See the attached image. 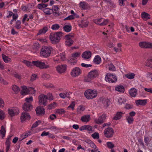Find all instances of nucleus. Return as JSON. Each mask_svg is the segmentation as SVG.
<instances>
[{"label": "nucleus", "instance_id": "c756f323", "mask_svg": "<svg viewBox=\"0 0 152 152\" xmlns=\"http://www.w3.org/2000/svg\"><path fill=\"white\" fill-rule=\"evenodd\" d=\"M90 117L89 115H83L81 118V120L83 122H88L89 121Z\"/></svg>", "mask_w": 152, "mask_h": 152}, {"label": "nucleus", "instance_id": "e2e57ef3", "mask_svg": "<svg viewBox=\"0 0 152 152\" xmlns=\"http://www.w3.org/2000/svg\"><path fill=\"white\" fill-rule=\"evenodd\" d=\"M75 18L74 16L72 15H70L67 17L65 18L64 19V20H71L74 19Z\"/></svg>", "mask_w": 152, "mask_h": 152}, {"label": "nucleus", "instance_id": "0e129e2a", "mask_svg": "<svg viewBox=\"0 0 152 152\" xmlns=\"http://www.w3.org/2000/svg\"><path fill=\"white\" fill-rule=\"evenodd\" d=\"M74 34L73 33H70L69 34H68L66 35L65 36V38H70L72 39L74 37Z\"/></svg>", "mask_w": 152, "mask_h": 152}, {"label": "nucleus", "instance_id": "6ab92c4d", "mask_svg": "<svg viewBox=\"0 0 152 152\" xmlns=\"http://www.w3.org/2000/svg\"><path fill=\"white\" fill-rule=\"evenodd\" d=\"M66 41H65V44L66 45L70 47L71 46L74 42L73 39L70 38H65Z\"/></svg>", "mask_w": 152, "mask_h": 152}, {"label": "nucleus", "instance_id": "423d86ee", "mask_svg": "<svg viewBox=\"0 0 152 152\" xmlns=\"http://www.w3.org/2000/svg\"><path fill=\"white\" fill-rule=\"evenodd\" d=\"M105 79L107 82L113 83L117 81V77L111 74L110 73H108L106 75Z\"/></svg>", "mask_w": 152, "mask_h": 152}, {"label": "nucleus", "instance_id": "20e7f679", "mask_svg": "<svg viewBox=\"0 0 152 152\" xmlns=\"http://www.w3.org/2000/svg\"><path fill=\"white\" fill-rule=\"evenodd\" d=\"M97 94V91L96 90L90 89H88L84 93L85 96L88 99H92L96 97Z\"/></svg>", "mask_w": 152, "mask_h": 152}, {"label": "nucleus", "instance_id": "864d4df0", "mask_svg": "<svg viewBox=\"0 0 152 152\" xmlns=\"http://www.w3.org/2000/svg\"><path fill=\"white\" fill-rule=\"evenodd\" d=\"M91 136L94 139H99V134L97 132H95L91 135Z\"/></svg>", "mask_w": 152, "mask_h": 152}, {"label": "nucleus", "instance_id": "f257e3e1", "mask_svg": "<svg viewBox=\"0 0 152 152\" xmlns=\"http://www.w3.org/2000/svg\"><path fill=\"white\" fill-rule=\"evenodd\" d=\"M63 34L61 31L51 33L50 35V38L53 44H56L59 42L61 37L63 36Z\"/></svg>", "mask_w": 152, "mask_h": 152}, {"label": "nucleus", "instance_id": "e433bc0d", "mask_svg": "<svg viewBox=\"0 0 152 152\" xmlns=\"http://www.w3.org/2000/svg\"><path fill=\"white\" fill-rule=\"evenodd\" d=\"M115 90L120 92L123 93L124 92V88L123 86H120L116 87Z\"/></svg>", "mask_w": 152, "mask_h": 152}, {"label": "nucleus", "instance_id": "0eeeda50", "mask_svg": "<svg viewBox=\"0 0 152 152\" xmlns=\"http://www.w3.org/2000/svg\"><path fill=\"white\" fill-rule=\"evenodd\" d=\"M46 95L42 94L38 96L39 104L41 105L42 104L44 106L47 105V98Z\"/></svg>", "mask_w": 152, "mask_h": 152}, {"label": "nucleus", "instance_id": "7c9ffc66", "mask_svg": "<svg viewBox=\"0 0 152 152\" xmlns=\"http://www.w3.org/2000/svg\"><path fill=\"white\" fill-rule=\"evenodd\" d=\"M43 12L48 15H50L53 12V10L49 8H46L43 10Z\"/></svg>", "mask_w": 152, "mask_h": 152}, {"label": "nucleus", "instance_id": "72a5a7b5", "mask_svg": "<svg viewBox=\"0 0 152 152\" xmlns=\"http://www.w3.org/2000/svg\"><path fill=\"white\" fill-rule=\"evenodd\" d=\"M72 26L71 25H65L63 27L64 30L66 32H69L72 29Z\"/></svg>", "mask_w": 152, "mask_h": 152}, {"label": "nucleus", "instance_id": "6e6552de", "mask_svg": "<svg viewBox=\"0 0 152 152\" xmlns=\"http://www.w3.org/2000/svg\"><path fill=\"white\" fill-rule=\"evenodd\" d=\"M104 134L107 138L112 137L114 133L113 129L112 128L108 127L104 131Z\"/></svg>", "mask_w": 152, "mask_h": 152}, {"label": "nucleus", "instance_id": "8fccbe9b", "mask_svg": "<svg viewBox=\"0 0 152 152\" xmlns=\"http://www.w3.org/2000/svg\"><path fill=\"white\" fill-rule=\"evenodd\" d=\"M80 55V53L79 52H76L72 53L71 55V57L74 58H77L79 57Z\"/></svg>", "mask_w": 152, "mask_h": 152}, {"label": "nucleus", "instance_id": "a18cd8bd", "mask_svg": "<svg viewBox=\"0 0 152 152\" xmlns=\"http://www.w3.org/2000/svg\"><path fill=\"white\" fill-rule=\"evenodd\" d=\"M46 97L47 98V99H48L50 100H53L54 99L53 96L51 93H48L47 95H46Z\"/></svg>", "mask_w": 152, "mask_h": 152}, {"label": "nucleus", "instance_id": "3c124183", "mask_svg": "<svg viewBox=\"0 0 152 152\" xmlns=\"http://www.w3.org/2000/svg\"><path fill=\"white\" fill-rule=\"evenodd\" d=\"M75 105V102L74 101L72 102L70 105L67 108V109L71 108L72 110H73L74 109Z\"/></svg>", "mask_w": 152, "mask_h": 152}, {"label": "nucleus", "instance_id": "9d476101", "mask_svg": "<svg viewBox=\"0 0 152 152\" xmlns=\"http://www.w3.org/2000/svg\"><path fill=\"white\" fill-rule=\"evenodd\" d=\"M81 73V71L78 67H76L74 68L72 72L71 75L73 77H76L79 75Z\"/></svg>", "mask_w": 152, "mask_h": 152}, {"label": "nucleus", "instance_id": "c9c22d12", "mask_svg": "<svg viewBox=\"0 0 152 152\" xmlns=\"http://www.w3.org/2000/svg\"><path fill=\"white\" fill-rule=\"evenodd\" d=\"M6 130L3 126H1L0 130V134L2 135V137L3 138L5 135Z\"/></svg>", "mask_w": 152, "mask_h": 152}, {"label": "nucleus", "instance_id": "09e8293b", "mask_svg": "<svg viewBox=\"0 0 152 152\" xmlns=\"http://www.w3.org/2000/svg\"><path fill=\"white\" fill-rule=\"evenodd\" d=\"M21 22L20 20H18L16 22L15 27L17 29H19L21 28L20 26Z\"/></svg>", "mask_w": 152, "mask_h": 152}, {"label": "nucleus", "instance_id": "a19ab883", "mask_svg": "<svg viewBox=\"0 0 152 152\" xmlns=\"http://www.w3.org/2000/svg\"><path fill=\"white\" fill-rule=\"evenodd\" d=\"M48 4H39L37 5L38 8L39 9H42L43 8H45L48 6Z\"/></svg>", "mask_w": 152, "mask_h": 152}, {"label": "nucleus", "instance_id": "774afa93", "mask_svg": "<svg viewBox=\"0 0 152 152\" xmlns=\"http://www.w3.org/2000/svg\"><path fill=\"white\" fill-rule=\"evenodd\" d=\"M109 65V70L112 71H114L115 70V68L113 65L111 63Z\"/></svg>", "mask_w": 152, "mask_h": 152}, {"label": "nucleus", "instance_id": "f704fd0d", "mask_svg": "<svg viewBox=\"0 0 152 152\" xmlns=\"http://www.w3.org/2000/svg\"><path fill=\"white\" fill-rule=\"evenodd\" d=\"M145 65L152 68V58H148L146 61Z\"/></svg>", "mask_w": 152, "mask_h": 152}, {"label": "nucleus", "instance_id": "4d7b16f0", "mask_svg": "<svg viewBox=\"0 0 152 152\" xmlns=\"http://www.w3.org/2000/svg\"><path fill=\"white\" fill-rule=\"evenodd\" d=\"M60 58L61 60L64 61L66 60V58L64 53H62L60 54Z\"/></svg>", "mask_w": 152, "mask_h": 152}, {"label": "nucleus", "instance_id": "49530a36", "mask_svg": "<svg viewBox=\"0 0 152 152\" xmlns=\"http://www.w3.org/2000/svg\"><path fill=\"white\" fill-rule=\"evenodd\" d=\"M40 47V45L38 43H35L33 45V48L34 49L37 50Z\"/></svg>", "mask_w": 152, "mask_h": 152}, {"label": "nucleus", "instance_id": "1a4fd4ad", "mask_svg": "<svg viewBox=\"0 0 152 152\" xmlns=\"http://www.w3.org/2000/svg\"><path fill=\"white\" fill-rule=\"evenodd\" d=\"M31 118L30 116L29 113L26 111L23 112L21 115L20 119L21 120V122L26 120H30Z\"/></svg>", "mask_w": 152, "mask_h": 152}, {"label": "nucleus", "instance_id": "2f4dec72", "mask_svg": "<svg viewBox=\"0 0 152 152\" xmlns=\"http://www.w3.org/2000/svg\"><path fill=\"white\" fill-rule=\"evenodd\" d=\"M148 42H140L139 45L141 48H148Z\"/></svg>", "mask_w": 152, "mask_h": 152}, {"label": "nucleus", "instance_id": "9b49d317", "mask_svg": "<svg viewBox=\"0 0 152 152\" xmlns=\"http://www.w3.org/2000/svg\"><path fill=\"white\" fill-rule=\"evenodd\" d=\"M22 108L25 111L27 112L31 111L33 109V107L29 103H25L23 105Z\"/></svg>", "mask_w": 152, "mask_h": 152}, {"label": "nucleus", "instance_id": "bf43d9fd", "mask_svg": "<svg viewBox=\"0 0 152 152\" xmlns=\"http://www.w3.org/2000/svg\"><path fill=\"white\" fill-rule=\"evenodd\" d=\"M102 18H101L99 19H94V20L93 21L96 24L99 25V24H100V23H99L102 21Z\"/></svg>", "mask_w": 152, "mask_h": 152}, {"label": "nucleus", "instance_id": "c85d7f7f", "mask_svg": "<svg viewBox=\"0 0 152 152\" xmlns=\"http://www.w3.org/2000/svg\"><path fill=\"white\" fill-rule=\"evenodd\" d=\"M150 15L148 14L143 12L142 14V17L144 20H147L150 18Z\"/></svg>", "mask_w": 152, "mask_h": 152}, {"label": "nucleus", "instance_id": "cd10ccee", "mask_svg": "<svg viewBox=\"0 0 152 152\" xmlns=\"http://www.w3.org/2000/svg\"><path fill=\"white\" fill-rule=\"evenodd\" d=\"M53 15L54 16H59V8L57 6H54V8H53Z\"/></svg>", "mask_w": 152, "mask_h": 152}, {"label": "nucleus", "instance_id": "de8ad7c7", "mask_svg": "<svg viewBox=\"0 0 152 152\" xmlns=\"http://www.w3.org/2000/svg\"><path fill=\"white\" fill-rule=\"evenodd\" d=\"M60 27V26L58 24H55L52 26L51 28L53 30H57Z\"/></svg>", "mask_w": 152, "mask_h": 152}, {"label": "nucleus", "instance_id": "ea45409f", "mask_svg": "<svg viewBox=\"0 0 152 152\" xmlns=\"http://www.w3.org/2000/svg\"><path fill=\"white\" fill-rule=\"evenodd\" d=\"M2 56L4 61L5 63H7L10 61V59L8 58V56L3 54H2Z\"/></svg>", "mask_w": 152, "mask_h": 152}, {"label": "nucleus", "instance_id": "6e6d98bb", "mask_svg": "<svg viewBox=\"0 0 152 152\" xmlns=\"http://www.w3.org/2000/svg\"><path fill=\"white\" fill-rule=\"evenodd\" d=\"M23 62L28 66H32V62L31 63V62L25 60H23Z\"/></svg>", "mask_w": 152, "mask_h": 152}, {"label": "nucleus", "instance_id": "a211bd4d", "mask_svg": "<svg viewBox=\"0 0 152 152\" xmlns=\"http://www.w3.org/2000/svg\"><path fill=\"white\" fill-rule=\"evenodd\" d=\"M80 7L83 10H86L88 9L89 7L88 4L84 1H81L79 3Z\"/></svg>", "mask_w": 152, "mask_h": 152}, {"label": "nucleus", "instance_id": "a878e982", "mask_svg": "<svg viewBox=\"0 0 152 152\" xmlns=\"http://www.w3.org/2000/svg\"><path fill=\"white\" fill-rule=\"evenodd\" d=\"M48 30V28L47 26H45L42 29H40L37 34V35H38L42 34H45Z\"/></svg>", "mask_w": 152, "mask_h": 152}, {"label": "nucleus", "instance_id": "13d9d810", "mask_svg": "<svg viewBox=\"0 0 152 152\" xmlns=\"http://www.w3.org/2000/svg\"><path fill=\"white\" fill-rule=\"evenodd\" d=\"M37 78V76L36 75L34 74H32L31 77V80L32 81H33Z\"/></svg>", "mask_w": 152, "mask_h": 152}, {"label": "nucleus", "instance_id": "4468645a", "mask_svg": "<svg viewBox=\"0 0 152 152\" xmlns=\"http://www.w3.org/2000/svg\"><path fill=\"white\" fill-rule=\"evenodd\" d=\"M66 65L58 66L56 67V69L59 73H61L65 72L66 70Z\"/></svg>", "mask_w": 152, "mask_h": 152}, {"label": "nucleus", "instance_id": "4c0bfd02", "mask_svg": "<svg viewBox=\"0 0 152 152\" xmlns=\"http://www.w3.org/2000/svg\"><path fill=\"white\" fill-rule=\"evenodd\" d=\"M12 89L14 92L15 93L17 94L20 91L19 88L16 85H14L12 87Z\"/></svg>", "mask_w": 152, "mask_h": 152}, {"label": "nucleus", "instance_id": "393cba45", "mask_svg": "<svg viewBox=\"0 0 152 152\" xmlns=\"http://www.w3.org/2000/svg\"><path fill=\"white\" fill-rule=\"evenodd\" d=\"M10 137H8L5 142L6 145V152H8L9 150L10 146Z\"/></svg>", "mask_w": 152, "mask_h": 152}, {"label": "nucleus", "instance_id": "5701e85b", "mask_svg": "<svg viewBox=\"0 0 152 152\" xmlns=\"http://www.w3.org/2000/svg\"><path fill=\"white\" fill-rule=\"evenodd\" d=\"M137 90L134 88H131L129 91L130 95L133 97H135L137 94Z\"/></svg>", "mask_w": 152, "mask_h": 152}, {"label": "nucleus", "instance_id": "aec40b11", "mask_svg": "<svg viewBox=\"0 0 152 152\" xmlns=\"http://www.w3.org/2000/svg\"><path fill=\"white\" fill-rule=\"evenodd\" d=\"M147 99L141 100L139 99L135 102L137 106L139 105H145L147 103Z\"/></svg>", "mask_w": 152, "mask_h": 152}, {"label": "nucleus", "instance_id": "39448f33", "mask_svg": "<svg viewBox=\"0 0 152 152\" xmlns=\"http://www.w3.org/2000/svg\"><path fill=\"white\" fill-rule=\"evenodd\" d=\"M32 64L42 69H46L49 67V65L45 64L44 62L38 61H33Z\"/></svg>", "mask_w": 152, "mask_h": 152}, {"label": "nucleus", "instance_id": "680f3d73", "mask_svg": "<svg viewBox=\"0 0 152 152\" xmlns=\"http://www.w3.org/2000/svg\"><path fill=\"white\" fill-rule=\"evenodd\" d=\"M56 113L61 114L62 113H65V111L63 109H60L56 110Z\"/></svg>", "mask_w": 152, "mask_h": 152}, {"label": "nucleus", "instance_id": "37998d69", "mask_svg": "<svg viewBox=\"0 0 152 152\" xmlns=\"http://www.w3.org/2000/svg\"><path fill=\"white\" fill-rule=\"evenodd\" d=\"M41 123V121H40L38 120L35 123H34V124L32 125L31 130H32V129L33 128L37 127L38 125L39 124H40Z\"/></svg>", "mask_w": 152, "mask_h": 152}, {"label": "nucleus", "instance_id": "bb28decb", "mask_svg": "<svg viewBox=\"0 0 152 152\" xmlns=\"http://www.w3.org/2000/svg\"><path fill=\"white\" fill-rule=\"evenodd\" d=\"M123 114L122 112H118L117 113L115 116L113 118V119L115 120L120 119Z\"/></svg>", "mask_w": 152, "mask_h": 152}, {"label": "nucleus", "instance_id": "79ce46f5", "mask_svg": "<svg viewBox=\"0 0 152 152\" xmlns=\"http://www.w3.org/2000/svg\"><path fill=\"white\" fill-rule=\"evenodd\" d=\"M126 120L129 124H132L134 120L133 117L129 116L126 117Z\"/></svg>", "mask_w": 152, "mask_h": 152}, {"label": "nucleus", "instance_id": "412c9836", "mask_svg": "<svg viewBox=\"0 0 152 152\" xmlns=\"http://www.w3.org/2000/svg\"><path fill=\"white\" fill-rule=\"evenodd\" d=\"M77 58H74L71 57L69 60H68V63L71 65H75L77 63Z\"/></svg>", "mask_w": 152, "mask_h": 152}, {"label": "nucleus", "instance_id": "f8f14e48", "mask_svg": "<svg viewBox=\"0 0 152 152\" xmlns=\"http://www.w3.org/2000/svg\"><path fill=\"white\" fill-rule=\"evenodd\" d=\"M35 111L37 115H44L45 113V110L43 107L38 106L35 109Z\"/></svg>", "mask_w": 152, "mask_h": 152}, {"label": "nucleus", "instance_id": "ddd939ff", "mask_svg": "<svg viewBox=\"0 0 152 152\" xmlns=\"http://www.w3.org/2000/svg\"><path fill=\"white\" fill-rule=\"evenodd\" d=\"M106 119V115L103 114L99 117L98 119H95V122L97 124H102L104 122Z\"/></svg>", "mask_w": 152, "mask_h": 152}, {"label": "nucleus", "instance_id": "69168bd1", "mask_svg": "<svg viewBox=\"0 0 152 152\" xmlns=\"http://www.w3.org/2000/svg\"><path fill=\"white\" fill-rule=\"evenodd\" d=\"M133 106L129 104H126L125 108L127 109H130L132 108Z\"/></svg>", "mask_w": 152, "mask_h": 152}, {"label": "nucleus", "instance_id": "58836bf2", "mask_svg": "<svg viewBox=\"0 0 152 152\" xmlns=\"http://www.w3.org/2000/svg\"><path fill=\"white\" fill-rule=\"evenodd\" d=\"M134 76L135 74L133 73H128L125 75V76L126 77L130 79H133L134 77Z\"/></svg>", "mask_w": 152, "mask_h": 152}, {"label": "nucleus", "instance_id": "b1692460", "mask_svg": "<svg viewBox=\"0 0 152 152\" xmlns=\"http://www.w3.org/2000/svg\"><path fill=\"white\" fill-rule=\"evenodd\" d=\"M22 90H21L20 93L22 95H25L28 93L29 91L26 86H22Z\"/></svg>", "mask_w": 152, "mask_h": 152}, {"label": "nucleus", "instance_id": "dca6fc26", "mask_svg": "<svg viewBox=\"0 0 152 152\" xmlns=\"http://www.w3.org/2000/svg\"><path fill=\"white\" fill-rule=\"evenodd\" d=\"M100 102L103 104V105L104 107H106L109 106V101L106 98H101L100 99Z\"/></svg>", "mask_w": 152, "mask_h": 152}, {"label": "nucleus", "instance_id": "f03ea898", "mask_svg": "<svg viewBox=\"0 0 152 152\" xmlns=\"http://www.w3.org/2000/svg\"><path fill=\"white\" fill-rule=\"evenodd\" d=\"M99 75L98 72L96 69L89 72L87 76L84 77V81L89 82Z\"/></svg>", "mask_w": 152, "mask_h": 152}, {"label": "nucleus", "instance_id": "338daca9", "mask_svg": "<svg viewBox=\"0 0 152 152\" xmlns=\"http://www.w3.org/2000/svg\"><path fill=\"white\" fill-rule=\"evenodd\" d=\"M25 101L26 102V103H29L33 101V97L32 96H30L28 98H26L25 99Z\"/></svg>", "mask_w": 152, "mask_h": 152}, {"label": "nucleus", "instance_id": "c03bdc74", "mask_svg": "<svg viewBox=\"0 0 152 152\" xmlns=\"http://www.w3.org/2000/svg\"><path fill=\"white\" fill-rule=\"evenodd\" d=\"M5 117V113L4 111L0 109V120H2Z\"/></svg>", "mask_w": 152, "mask_h": 152}, {"label": "nucleus", "instance_id": "473e14b6", "mask_svg": "<svg viewBox=\"0 0 152 152\" xmlns=\"http://www.w3.org/2000/svg\"><path fill=\"white\" fill-rule=\"evenodd\" d=\"M101 58L99 56H96L94 59V62L96 64H99L101 62Z\"/></svg>", "mask_w": 152, "mask_h": 152}, {"label": "nucleus", "instance_id": "5fc2aeb1", "mask_svg": "<svg viewBox=\"0 0 152 152\" xmlns=\"http://www.w3.org/2000/svg\"><path fill=\"white\" fill-rule=\"evenodd\" d=\"M42 77L44 79H48L50 77V76L46 73H43L42 75Z\"/></svg>", "mask_w": 152, "mask_h": 152}, {"label": "nucleus", "instance_id": "f3484780", "mask_svg": "<svg viewBox=\"0 0 152 152\" xmlns=\"http://www.w3.org/2000/svg\"><path fill=\"white\" fill-rule=\"evenodd\" d=\"M19 112L18 109L17 107L14 108L13 109H9L8 113L11 117H12L15 115V113Z\"/></svg>", "mask_w": 152, "mask_h": 152}, {"label": "nucleus", "instance_id": "2eb2a0df", "mask_svg": "<svg viewBox=\"0 0 152 152\" xmlns=\"http://www.w3.org/2000/svg\"><path fill=\"white\" fill-rule=\"evenodd\" d=\"M91 53L89 51H86L82 55L83 58L85 59H88L91 58Z\"/></svg>", "mask_w": 152, "mask_h": 152}, {"label": "nucleus", "instance_id": "052dcab7", "mask_svg": "<svg viewBox=\"0 0 152 152\" xmlns=\"http://www.w3.org/2000/svg\"><path fill=\"white\" fill-rule=\"evenodd\" d=\"M56 104V102H53V103L50 104L48 105V109L49 110L51 109L52 108H54V105Z\"/></svg>", "mask_w": 152, "mask_h": 152}, {"label": "nucleus", "instance_id": "603ef678", "mask_svg": "<svg viewBox=\"0 0 152 152\" xmlns=\"http://www.w3.org/2000/svg\"><path fill=\"white\" fill-rule=\"evenodd\" d=\"M107 147L110 149H112L114 147V145L111 142H108L107 143Z\"/></svg>", "mask_w": 152, "mask_h": 152}, {"label": "nucleus", "instance_id": "7ed1b4c3", "mask_svg": "<svg viewBox=\"0 0 152 152\" xmlns=\"http://www.w3.org/2000/svg\"><path fill=\"white\" fill-rule=\"evenodd\" d=\"M52 48L45 46H42L41 49L40 55L45 58H47L50 56L51 53Z\"/></svg>", "mask_w": 152, "mask_h": 152}, {"label": "nucleus", "instance_id": "4be33fe9", "mask_svg": "<svg viewBox=\"0 0 152 152\" xmlns=\"http://www.w3.org/2000/svg\"><path fill=\"white\" fill-rule=\"evenodd\" d=\"M81 24H80L79 26L81 28H84L87 27L88 25L89 22L86 19H85L84 20H82L81 21Z\"/></svg>", "mask_w": 152, "mask_h": 152}]
</instances>
